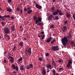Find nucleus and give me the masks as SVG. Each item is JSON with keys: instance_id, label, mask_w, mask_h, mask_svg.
<instances>
[{"instance_id": "9b49d317", "label": "nucleus", "mask_w": 75, "mask_h": 75, "mask_svg": "<svg viewBox=\"0 0 75 75\" xmlns=\"http://www.w3.org/2000/svg\"><path fill=\"white\" fill-rule=\"evenodd\" d=\"M48 39V40H47L46 41L47 43L50 42H51V40H52V37H50Z\"/></svg>"}, {"instance_id": "3c124183", "label": "nucleus", "mask_w": 75, "mask_h": 75, "mask_svg": "<svg viewBox=\"0 0 75 75\" xmlns=\"http://www.w3.org/2000/svg\"><path fill=\"white\" fill-rule=\"evenodd\" d=\"M11 54H10V53H8V56H9V57H11Z\"/></svg>"}, {"instance_id": "c756f323", "label": "nucleus", "mask_w": 75, "mask_h": 75, "mask_svg": "<svg viewBox=\"0 0 75 75\" xmlns=\"http://www.w3.org/2000/svg\"><path fill=\"white\" fill-rule=\"evenodd\" d=\"M59 18L58 17V16H55V20H59Z\"/></svg>"}, {"instance_id": "4c0bfd02", "label": "nucleus", "mask_w": 75, "mask_h": 75, "mask_svg": "<svg viewBox=\"0 0 75 75\" xmlns=\"http://www.w3.org/2000/svg\"><path fill=\"white\" fill-rule=\"evenodd\" d=\"M42 23L40 22L39 23H38V24H37V25H42Z\"/></svg>"}, {"instance_id": "603ef678", "label": "nucleus", "mask_w": 75, "mask_h": 75, "mask_svg": "<svg viewBox=\"0 0 75 75\" xmlns=\"http://www.w3.org/2000/svg\"><path fill=\"white\" fill-rule=\"evenodd\" d=\"M30 7H27V11L28 10V11H29V9H30Z\"/></svg>"}, {"instance_id": "f257e3e1", "label": "nucleus", "mask_w": 75, "mask_h": 75, "mask_svg": "<svg viewBox=\"0 0 75 75\" xmlns=\"http://www.w3.org/2000/svg\"><path fill=\"white\" fill-rule=\"evenodd\" d=\"M68 42L67 38L66 37H64L62 39V42L64 47H67L66 45Z\"/></svg>"}, {"instance_id": "39448f33", "label": "nucleus", "mask_w": 75, "mask_h": 75, "mask_svg": "<svg viewBox=\"0 0 75 75\" xmlns=\"http://www.w3.org/2000/svg\"><path fill=\"white\" fill-rule=\"evenodd\" d=\"M4 29L5 33H10V29L8 28H4Z\"/></svg>"}, {"instance_id": "f704fd0d", "label": "nucleus", "mask_w": 75, "mask_h": 75, "mask_svg": "<svg viewBox=\"0 0 75 75\" xmlns=\"http://www.w3.org/2000/svg\"><path fill=\"white\" fill-rule=\"evenodd\" d=\"M49 55V54L48 53H46L45 54V57H48Z\"/></svg>"}, {"instance_id": "8fccbe9b", "label": "nucleus", "mask_w": 75, "mask_h": 75, "mask_svg": "<svg viewBox=\"0 0 75 75\" xmlns=\"http://www.w3.org/2000/svg\"><path fill=\"white\" fill-rule=\"evenodd\" d=\"M54 27L53 25H51L50 26V28H54Z\"/></svg>"}, {"instance_id": "72a5a7b5", "label": "nucleus", "mask_w": 75, "mask_h": 75, "mask_svg": "<svg viewBox=\"0 0 75 75\" xmlns=\"http://www.w3.org/2000/svg\"><path fill=\"white\" fill-rule=\"evenodd\" d=\"M63 68H59V71H61V70H63Z\"/></svg>"}, {"instance_id": "20e7f679", "label": "nucleus", "mask_w": 75, "mask_h": 75, "mask_svg": "<svg viewBox=\"0 0 75 75\" xmlns=\"http://www.w3.org/2000/svg\"><path fill=\"white\" fill-rule=\"evenodd\" d=\"M52 48H51L52 50H54V51H56L57 50H59L58 46H52Z\"/></svg>"}, {"instance_id": "864d4df0", "label": "nucleus", "mask_w": 75, "mask_h": 75, "mask_svg": "<svg viewBox=\"0 0 75 75\" xmlns=\"http://www.w3.org/2000/svg\"><path fill=\"white\" fill-rule=\"evenodd\" d=\"M8 37V35L7 34H4V37Z\"/></svg>"}, {"instance_id": "a878e982", "label": "nucleus", "mask_w": 75, "mask_h": 75, "mask_svg": "<svg viewBox=\"0 0 75 75\" xmlns=\"http://www.w3.org/2000/svg\"><path fill=\"white\" fill-rule=\"evenodd\" d=\"M22 60H23V59L22 57H21L20 59H18V62H21V61H22Z\"/></svg>"}, {"instance_id": "49530a36", "label": "nucleus", "mask_w": 75, "mask_h": 75, "mask_svg": "<svg viewBox=\"0 0 75 75\" xmlns=\"http://www.w3.org/2000/svg\"><path fill=\"white\" fill-rule=\"evenodd\" d=\"M54 6H53V7H52V11H54Z\"/></svg>"}, {"instance_id": "a18cd8bd", "label": "nucleus", "mask_w": 75, "mask_h": 75, "mask_svg": "<svg viewBox=\"0 0 75 75\" xmlns=\"http://www.w3.org/2000/svg\"><path fill=\"white\" fill-rule=\"evenodd\" d=\"M20 13H22L23 12V10H22V9H20Z\"/></svg>"}, {"instance_id": "5701e85b", "label": "nucleus", "mask_w": 75, "mask_h": 75, "mask_svg": "<svg viewBox=\"0 0 75 75\" xmlns=\"http://www.w3.org/2000/svg\"><path fill=\"white\" fill-rule=\"evenodd\" d=\"M68 63H69V64H71L72 63V59H69V61L68 62Z\"/></svg>"}, {"instance_id": "338daca9", "label": "nucleus", "mask_w": 75, "mask_h": 75, "mask_svg": "<svg viewBox=\"0 0 75 75\" xmlns=\"http://www.w3.org/2000/svg\"><path fill=\"white\" fill-rule=\"evenodd\" d=\"M22 26L21 25V26L19 28L21 29V28Z\"/></svg>"}, {"instance_id": "0e129e2a", "label": "nucleus", "mask_w": 75, "mask_h": 75, "mask_svg": "<svg viewBox=\"0 0 75 75\" xmlns=\"http://www.w3.org/2000/svg\"><path fill=\"white\" fill-rule=\"evenodd\" d=\"M7 58L9 59V58H10V57H9V56H8V57H7Z\"/></svg>"}, {"instance_id": "c9c22d12", "label": "nucleus", "mask_w": 75, "mask_h": 75, "mask_svg": "<svg viewBox=\"0 0 75 75\" xmlns=\"http://www.w3.org/2000/svg\"><path fill=\"white\" fill-rule=\"evenodd\" d=\"M73 18H74V20L75 21V14H73Z\"/></svg>"}, {"instance_id": "c85d7f7f", "label": "nucleus", "mask_w": 75, "mask_h": 75, "mask_svg": "<svg viewBox=\"0 0 75 75\" xmlns=\"http://www.w3.org/2000/svg\"><path fill=\"white\" fill-rule=\"evenodd\" d=\"M53 73L54 74V75H55L56 74V71L55 70H54V69H53Z\"/></svg>"}, {"instance_id": "f8f14e48", "label": "nucleus", "mask_w": 75, "mask_h": 75, "mask_svg": "<svg viewBox=\"0 0 75 75\" xmlns=\"http://www.w3.org/2000/svg\"><path fill=\"white\" fill-rule=\"evenodd\" d=\"M10 59H10V61L11 62V63L13 62L14 59L13 57H10Z\"/></svg>"}, {"instance_id": "774afa93", "label": "nucleus", "mask_w": 75, "mask_h": 75, "mask_svg": "<svg viewBox=\"0 0 75 75\" xmlns=\"http://www.w3.org/2000/svg\"><path fill=\"white\" fill-rule=\"evenodd\" d=\"M12 36H14V34H13V33H12Z\"/></svg>"}, {"instance_id": "393cba45", "label": "nucleus", "mask_w": 75, "mask_h": 75, "mask_svg": "<svg viewBox=\"0 0 75 75\" xmlns=\"http://www.w3.org/2000/svg\"><path fill=\"white\" fill-rule=\"evenodd\" d=\"M56 41V40L55 39H54V40H53L52 41H51V44H52V43H53L54 42H55Z\"/></svg>"}, {"instance_id": "f03ea898", "label": "nucleus", "mask_w": 75, "mask_h": 75, "mask_svg": "<svg viewBox=\"0 0 75 75\" xmlns=\"http://www.w3.org/2000/svg\"><path fill=\"white\" fill-rule=\"evenodd\" d=\"M59 12V15H60V16H62V11H61V10H59V9H57L56 11H55L54 12H53V14L54 15V16H56V15L58 14Z\"/></svg>"}, {"instance_id": "0eeeda50", "label": "nucleus", "mask_w": 75, "mask_h": 75, "mask_svg": "<svg viewBox=\"0 0 75 75\" xmlns=\"http://www.w3.org/2000/svg\"><path fill=\"white\" fill-rule=\"evenodd\" d=\"M12 68L13 69H16V70L17 71H18V66H15V64H12Z\"/></svg>"}, {"instance_id": "052dcab7", "label": "nucleus", "mask_w": 75, "mask_h": 75, "mask_svg": "<svg viewBox=\"0 0 75 75\" xmlns=\"http://www.w3.org/2000/svg\"><path fill=\"white\" fill-rule=\"evenodd\" d=\"M56 0H53L52 1L53 3H54V2H55Z\"/></svg>"}, {"instance_id": "2eb2a0df", "label": "nucleus", "mask_w": 75, "mask_h": 75, "mask_svg": "<svg viewBox=\"0 0 75 75\" xmlns=\"http://www.w3.org/2000/svg\"><path fill=\"white\" fill-rule=\"evenodd\" d=\"M52 67V65H51V64H47V65H46V67L47 68H51V67Z\"/></svg>"}, {"instance_id": "4d7b16f0", "label": "nucleus", "mask_w": 75, "mask_h": 75, "mask_svg": "<svg viewBox=\"0 0 75 75\" xmlns=\"http://www.w3.org/2000/svg\"><path fill=\"white\" fill-rule=\"evenodd\" d=\"M1 24L2 25H4V22H1Z\"/></svg>"}, {"instance_id": "58836bf2", "label": "nucleus", "mask_w": 75, "mask_h": 75, "mask_svg": "<svg viewBox=\"0 0 75 75\" xmlns=\"http://www.w3.org/2000/svg\"><path fill=\"white\" fill-rule=\"evenodd\" d=\"M74 41H71V44H72V47H74Z\"/></svg>"}, {"instance_id": "7ed1b4c3", "label": "nucleus", "mask_w": 75, "mask_h": 75, "mask_svg": "<svg viewBox=\"0 0 75 75\" xmlns=\"http://www.w3.org/2000/svg\"><path fill=\"white\" fill-rule=\"evenodd\" d=\"M31 48H29L28 50H27V49H25V52L26 54V55L27 56H28V55H30L31 54H32V51H31Z\"/></svg>"}, {"instance_id": "6e6552de", "label": "nucleus", "mask_w": 75, "mask_h": 75, "mask_svg": "<svg viewBox=\"0 0 75 75\" xmlns=\"http://www.w3.org/2000/svg\"><path fill=\"white\" fill-rule=\"evenodd\" d=\"M38 20H36V24H37V23L38 24V23H39H39H40V22H42V18H41V17H38Z\"/></svg>"}, {"instance_id": "7c9ffc66", "label": "nucleus", "mask_w": 75, "mask_h": 75, "mask_svg": "<svg viewBox=\"0 0 75 75\" xmlns=\"http://www.w3.org/2000/svg\"><path fill=\"white\" fill-rule=\"evenodd\" d=\"M69 23V22L68 21H65L64 22V24L65 25H66V24H68V23Z\"/></svg>"}, {"instance_id": "412c9836", "label": "nucleus", "mask_w": 75, "mask_h": 75, "mask_svg": "<svg viewBox=\"0 0 75 75\" xmlns=\"http://www.w3.org/2000/svg\"><path fill=\"white\" fill-rule=\"evenodd\" d=\"M23 66L24 65H21V66L20 67V69L21 70H24L23 68Z\"/></svg>"}, {"instance_id": "c03bdc74", "label": "nucleus", "mask_w": 75, "mask_h": 75, "mask_svg": "<svg viewBox=\"0 0 75 75\" xmlns=\"http://www.w3.org/2000/svg\"><path fill=\"white\" fill-rule=\"evenodd\" d=\"M45 37V35L44 34V35H43V36H42V37H41V40H43V38H44Z\"/></svg>"}, {"instance_id": "ea45409f", "label": "nucleus", "mask_w": 75, "mask_h": 75, "mask_svg": "<svg viewBox=\"0 0 75 75\" xmlns=\"http://www.w3.org/2000/svg\"><path fill=\"white\" fill-rule=\"evenodd\" d=\"M39 60L40 62H41V61H42V59L41 58V57H40V58H39Z\"/></svg>"}, {"instance_id": "ddd939ff", "label": "nucleus", "mask_w": 75, "mask_h": 75, "mask_svg": "<svg viewBox=\"0 0 75 75\" xmlns=\"http://www.w3.org/2000/svg\"><path fill=\"white\" fill-rule=\"evenodd\" d=\"M53 16L52 14H50V16L48 17V19L49 20H52V18H53Z\"/></svg>"}, {"instance_id": "79ce46f5", "label": "nucleus", "mask_w": 75, "mask_h": 75, "mask_svg": "<svg viewBox=\"0 0 75 75\" xmlns=\"http://www.w3.org/2000/svg\"><path fill=\"white\" fill-rule=\"evenodd\" d=\"M7 37L8 38V40H10V36H9V35H7Z\"/></svg>"}, {"instance_id": "a19ab883", "label": "nucleus", "mask_w": 75, "mask_h": 75, "mask_svg": "<svg viewBox=\"0 0 75 75\" xmlns=\"http://www.w3.org/2000/svg\"><path fill=\"white\" fill-rule=\"evenodd\" d=\"M2 17V16H1V15H0V18H1V19H0V21H1V20H2V21H3V20H2V19L1 18V17Z\"/></svg>"}, {"instance_id": "680f3d73", "label": "nucleus", "mask_w": 75, "mask_h": 75, "mask_svg": "<svg viewBox=\"0 0 75 75\" xmlns=\"http://www.w3.org/2000/svg\"><path fill=\"white\" fill-rule=\"evenodd\" d=\"M23 40H27L26 38H24Z\"/></svg>"}, {"instance_id": "bb28decb", "label": "nucleus", "mask_w": 75, "mask_h": 75, "mask_svg": "<svg viewBox=\"0 0 75 75\" xmlns=\"http://www.w3.org/2000/svg\"><path fill=\"white\" fill-rule=\"evenodd\" d=\"M67 17H69L70 16V14H69V13H67L66 14Z\"/></svg>"}, {"instance_id": "473e14b6", "label": "nucleus", "mask_w": 75, "mask_h": 75, "mask_svg": "<svg viewBox=\"0 0 75 75\" xmlns=\"http://www.w3.org/2000/svg\"><path fill=\"white\" fill-rule=\"evenodd\" d=\"M16 9L17 11L18 12H19L20 11V8H18H18H17Z\"/></svg>"}, {"instance_id": "2f4dec72", "label": "nucleus", "mask_w": 75, "mask_h": 75, "mask_svg": "<svg viewBox=\"0 0 75 75\" xmlns=\"http://www.w3.org/2000/svg\"><path fill=\"white\" fill-rule=\"evenodd\" d=\"M67 38H68L69 39V38H71V34H70L69 36H67Z\"/></svg>"}, {"instance_id": "13d9d810", "label": "nucleus", "mask_w": 75, "mask_h": 75, "mask_svg": "<svg viewBox=\"0 0 75 75\" xmlns=\"http://www.w3.org/2000/svg\"><path fill=\"white\" fill-rule=\"evenodd\" d=\"M47 73H49V72L50 71L48 69V68H47Z\"/></svg>"}, {"instance_id": "423d86ee", "label": "nucleus", "mask_w": 75, "mask_h": 75, "mask_svg": "<svg viewBox=\"0 0 75 75\" xmlns=\"http://www.w3.org/2000/svg\"><path fill=\"white\" fill-rule=\"evenodd\" d=\"M33 64H30L29 65H27L26 68L28 70H29L30 68H33Z\"/></svg>"}, {"instance_id": "5fc2aeb1", "label": "nucleus", "mask_w": 75, "mask_h": 75, "mask_svg": "<svg viewBox=\"0 0 75 75\" xmlns=\"http://www.w3.org/2000/svg\"><path fill=\"white\" fill-rule=\"evenodd\" d=\"M4 62L5 63H6V59H4Z\"/></svg>"}, {"instance_id": "1a4fd4ad", "label": "nucleus", "mask_w": 75, "mask_h": 75, "mask_svg": "<svg viewBox=\"0 0 75 75\" xmlns=\"http://www.w3.org/2000/svg\"><path fill=\"white\" fill-rule=\"evenodd\" d=\"M35 6L36 8H38L39 9H41L42 8L41 6H40V5H39V4H36Z\"/></svg>"}, {"instance_id": "6e6d98bb", "label": "nucleus", "mask_w": 75, "mask_h": 75, "mask_svg": "<svg viewBox=\"0 0 75 75\" xmlns=\"http://www.w3.org/2000/svg\"><path fill=\"white\" fill-rule=\"evenodd\" d=\"M11 20H14V17H13L12 16V17H11Z\"/></svg>"}, {"instance_id": "09e8293b", "label": "nucleus", "mask_w": 75, "mask_h": 75, "mask_svg": "<svg viewBox=\"0 0 75 75\" xmlns=\"http://www.w3.org/2000/svg\"><path fill=\"white\" fill-rule=\"evenodd\" d=\"M24 11H27V8H24Z\"/></svg>"}, {"instance_id": "de8ad7c7", "label": "nucleus", "mask_w": 75, "mask_h": 75, "mask_svg": "<svg viewBox=\"0 0 75 75\" xmlns=\"http://www.w3.org/2000/svg\"><path fill=\"white\" fill-rule=\"evenodd\" d=\"M11 0H7L8 3H11Z\"/></svg>"}, {"instance_id": "cd10ccee", "label": "nucleus", "mask_w": 75, "mask_h": 75, "mask_svg": "<svg viewBox=\"0 0 75 75\" xmlns=\"http://www.w3.org/2000/svg\"><path fill=\"white\" fill-rule=\"evenodd\" d=\"M16 49H17V47H16V46H14V47L12 49V50H16Z\"/></svg>"}, {"instance_id": "b1692460", "label": "nucleus", "mask_w": 75, "mask_h": 75, "mask_svg": "<svg viewBox=\"0 0 75 75\" xmlns=\"http://www.w3.org/2000/svg\"><path fill=\"white\" fill-rule=\"evenodd\" d=\"M38 17H36V16H34L33 17V20H37Z\"/></svg>"}, {"instance_id": "e2e57ef3", "label": "nucleus", "mask_w": 75, "mask_h": 75, "mask_svg": "<svg viewBox=\"0 0 75 75\" xmlns=\"http://www.w3.org/2000/svg\"><path fill=\"white\" fill-rule=\"evenodd\" d=\"M13 74H16V72H14V71H13Z\"/></svg>"}, {"instance_id": "a211bd4d", "label": "nucleus", "mask_w": 75, "mask_h": 75, "mask_svg": "<svg viewBox=\"0 0 75 75\" xmlns=\"http://www.w3.org/2000/svg\"><path fill=\"white\" fill-rule=\"evenodd\" d=\"M67 28L66 26H63V29H62V31L63 32H65V30H66Z\"/></svg>"}, {"instance_id": "37998d69", "label": "nucleus", "mask_w": 75, "mask_h": 75, "mask_svg": "<svg viewBox=\"0 0 75 75\" xmlns=\"http://www.w3.org/2000/svg\"><path fill=\"white\" fill-rule=\"evenodd\" d=\"M70 66H71V64H69H69H67V67H70Z\"/></svg>"}, {"instance_id": "e433bc0d", "label": "nucleus", "mask_w": 75, "mask_h": 75, "mask_svg": "<svg viewBox=\"0 0 75 75\" xmlns=\"http://www.w3.org/2000/svg\"><path fill=\"white\" fill-rule=\"evenodd\" d=\"M62 61V59H59L58 60V62H61Z\"/></svg>"}, {"instance_id": "4468645a", "label": "nucleus", "mask_w": 75, "mask_h": 75, "mask_svg": "<svg viewBox=\"0 0 75 75\" xmlns=\"http://www.w3.org/2000/svg\"><path fill=\"white\" fill-rule=\"evenodd\" d=\"M11 29L13 31H14V30H15V25H12L11 27Z\"/></svg>"}, {"instance_id": "9d476101", "label": "nucleus", "mask_w": 75, "mask_h": 75, "mask_svg": "<svg viewBox=\"0 0 75 75\" xmlns=\"http://www.w3.org/2000/svg\"><path fill=\"white\" fill-rule=\"evenodd\" d=\"M1 17L2 19V20H4V21H5V19H4L5 17H8V18H9L10 17V15H4V16H3V17Z\"/></svg>"}, {"instance_id": "dca6fc26", "label": "nucleus", "mask_w": 75, "mask_h": 75, "mask_svg": "<svg viewBox=\"0 0 75 75\" xmlns=\"http://www.w3.org/2000/svg\"><path fill=\"white\" fill-rule=\"evenodd\" d=\"M42 75H46V72L45 71V70H44V71H42Z\"/></svg>"}, {"instance_id": "69168bd1", "label": "nucleus", "mask_w": 75, "mask_h": 75, "mask_svg": "<svg viewBox=\"0 0 75 75\" xmlns=\"http://www.w3.org/2000/svg\"><path fill=\"white\" fill-rule=\"evenodd\" d=\"M38 37L40 38L41 36H40V35H38Z\"/></svg>"}, {"instance_id": "4be33fe9", "label": "nucleus", "mask_w": 75, "mask_h": 75, "mask_svg": "<svg viewBox=\"0 0 75 75\" xmlns=\"http://www.w3.org/2000/svg\"><path fill=\"white\" fill-rule=\"evenodd\" d=\"M52 64H53V65H54L55 66L56 65V64L55 63V61H54V60H53V61H52Z\"/></svg>"}, {"instance_id": "bf43d9fd", "label": "nucleus", "mask_w": 75, "mask_h": 75, "mask_svg": "<svg viewBox=\"0 0 75 75\" xmlns=\"http://www.w3.org/2000/svg\"><path fill=\"white\" fill-rule=\"evenodd\" d=\"M41 33H42V34H44V31H42V32H41Z\"/></svg>"}, {"instance_id": "f3484780", "label": "nucleus", "mask_w": 75, "mask_h": 75, "mask_svg": "<svg viewBox=\"0 0 75 75\" xmlns=\"http://www.w3.org/2000/svg\"><path fill=\"white\" fill-rule=\"evenodd\" d=\"M6 11H7L11 12V11H12V9L11 8H7Z\"/></svg>"}, {"instance_id": "6ab92c4d", "label": "nucleus", "mask_w": 75, "mask_h": 75, "mask_svg": "<svg viewBox=\"0 0 75 75\" xmlns=\"http://www.w3.org/2000/svg\"><path fill=\"white\" fill-rule=\"evenodd\" d=\"M32 10H30V9H29L28 11V14H30V13H32Z\"/></svg>"}, {"instance_id": "aec40b11", "label": "nucleus", "mask_w": 75, "mask_h": 75, "mask_svg": "<svg viewBox=\"0 0 75 75\" xmlns=\"http://www.w3.org/2000/svg\"><path fill=\"white\" fill-rule=\"evenodd\" d=\"M23 42H20L19 44L20 46H21V47H23Z\"/></svg>"}]
</instances>
